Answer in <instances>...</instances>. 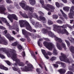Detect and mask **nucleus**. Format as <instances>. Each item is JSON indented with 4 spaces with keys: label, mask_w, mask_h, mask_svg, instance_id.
Segmentation results:
<instances>
[{
    "label": "nucleus",
    "mask_w": 74,
    "mask_h": 74,
    "mask_svg": "<svg viewBox=\"0 0 74 74\" xmlns=\"http://www.w3.org/2000/svg\"><path fill=\"white\" fill-rule=\"evenodd\" d=\"M61 55L62 56H60V59L61 61H63L66 63H70V62L69 61V59L64 56V55L63 53H61Z\"/></svg>",
    "instance_id": "nucleus-12"
},
{
    "label": "nucleus",
    "mask_w": 74,
    "mask_h": 74,
    "mask_svg": "<svg viewBox=\"0 0 74 74\" xmlns=\"http://www.w3.org/2000/svg\"><path fill=\"white\" fill-rule=\"evenodd\" d=\"M52 16L53 19H57V18H58V15L56 14H53V15Z\"/></svg>",
    "instance_id": "nucleus-36"
},
{
    "label": "nucleus",
    "mask_w": 74,
    "mask_h": 74,
    "mask_svg": "<svg viewBox=\"0 0 74 74\" xmlns=\"http://www.w3.org/2000/svg\"><path fill=\"white\" fill-rule=\"evenodd\" d=\"M38 45L40 47H42V44L41 43H39L38 42Z\"/></svg>",
    "instance_id": "nucleus-53"
},
{
    "label": "nucleus",
    "mask_w": 74,
    "mask_h": 74,
    "mask_svg": "<svg viewBox=\"0 0 74 74\" xmlns=\"http://www.w3.org/2000/svg\"><path fill=\"white\" fill-rule=\"evenodd\" d=\"M26 2L24 1H22L21 3H20L19 4L24 10H26V11L29 10L31 12H33L34 8L27 6V5H26Z\"/></svg>",
    "instance_id": "nucleus-5"
},
{
    "label": "nucleus",
    "mask_w": 74,
    "mask_h": 74,
    "mask_svg": "<svg viewBox=\"0 0 74 74\" xmlns=\"http://www.w3.org/2000/svg\"><path fill=\"white\" fill-rule=\"evenodd\" d=\"M35 27H42V25L41 24H40L39 22H36L35 25Z\"/></svg>",
    "instance_id": "nucleus-24"
},
{
    "label": "nucleus",
    "mask_w": 74,
    "mask_h": 74,
    "mask_svg": "<svg viewBox=\"0 0 74 74\" xmlns=\"http://www.w3.org/2000/svg\"><path fill=\"white\" fill-rule=\"evenodd\" d=\"M30 21L33 25H34V24H35V22L34 21V20H30Z\"/></svg>",
    "instance_id": "nucleus-47"
},
{
    "label": "nucleus",
    "mask_w": 74,
    "mask_h": 74,
    "mask_svg": "<svg viewBox=\"0 0 74 74\" xmlns=\"http://www.w3.org/2000/svg\"><path fill=\"white\" fill-rule=\"evenodd\" d=\"M0 29H2V30H5L6 29L5 28L1 26H0Z\"/></svg>",
    "instance_id": "nucleus-48"
},
{
    "label": "nucleus",
    "mask_w": 74,
    "mask_h": 74,
    "mask_svg": "<svg viewBox=\"0 0 74 74\" xmlns=\"http://www.w3.org/2000/svg\"><path fill=\"white\" fill-rule=\"evenodd\" d=\"M20 40L22 41V42H23L24 41H26V40L24 38H21L20 39Z\"/></svg>",
    "instance_id": "nucleus-54"
},
{
    "label": "nucleus",
    "mask_w": 74,
    "mask_h": 74,
    "mask_svg": "<svg viewBox=\"0 0 74 74\" xmlns=\"http://www.w3.org/2000/svg\"><path fill=\"white\" fill-rule=\"evenodd\" d=\"M44 39L45 40H46V41H49V39L48 38H44Z\"/></svg>",
    "instance_id": "nucleus-62"
},
{
    "label": "nucleus",
    "mask_w": 74,
    "mask_h": 74,
    "mask_svg": "<svg viewBox=\"0 0 74 74\" xmlns=\"http://www.w3.org/2000/svg\"><path fill=\"white\" fill-rule=\"evenodd\" d=\"M4 66L3 65L1 64H0V69H2V70L4 69Z\"/></svg>",
    "instance_id": "nucleus-44"
},
{
    "label": "nucleus",
    "mask_w": 74,
    "mask_h": 74,
    "mask_svg": "<svg viewBox=\"0 0 74 74\" xmlns=\"http://www.w3.org/2000/svg\"><path fill=\"white\" fill-rule=\"evenodd\" d=\"M58 53V51H57L56 49L55 48H54L53 51V53L54 55H57Z\"/></svg>",
    "instance_id": "nucleus-29"
},
{
    "label": "nucleus",
    "mask_w": 74,
    "mask_h": 74,
    "mask_svg": "<svg viewBox=\"0 0 74 74\" xmlns=\"http://www.w3.org/2000/svg\"><path fill=\"white\" fill-rule=\"evenodd\" d=\"M8 69L7 68V67H4V68L3 69V70H6L7 71L8 70Z\"/></svg>",
    "instance_id": "nucleus-57"
},
{
    "label": "nucleus",
    "mask_w": 74,
    "mask_h": 74,
    "mask_svg": "<svg viewBox=\"0 0 74 74\" xmlns=\"http://www.w3.org/2000/svg\"><path fill=\"white\" fill-rule=\"evenodd\" d=\"M6 10V9L4 7H0V13L3 14L4 15H8V14L7 13H5L4 11Z\"/></svg>",
    "instance_id": "nucleus-18"
},
{
    "label": "nucleus",
    "mask_w": 74,
    "mask_h": 74,
    "mask_svg": "<svg viewBox=\"0 0 74 74\" xmlns=\"http://www.w3.org/2000/svg\"><path fill=\"white\" fill-rule=\"evenodd\" d=\"M19 43L18 42H16L13 43L12 44L13 46H16V45H18V48L19 49V51H21V49H22V46H21V45L19 44Z\"/></svg>",
    "instance_id": "nucleus-16"
},
{
    "label": "nucleus",
    "mask_w": 74,
    "mask_h": 74,
    "mask_svg": "<svg viewBox=\"0 0 74 74\" xmlns=\"http://www.w3.org/2000/svg\"><path fill=\"white\" fill-rule=\"evenodd\" d=\"M10 9H12L14 8V7H12V5H10L7 8L8 10L9 11H10V12L12 11Z\"/></svg>",
    "instance_id": "nucleus-30"
},
{
    "label": "nucleus",
    "mask_w": 74,
    "mask_h": 74,
    "mask_svg": "<svg viewBox=\"0 0 74 74\" xmlns=\"http://www.w3.org/2000/svg\"><path fill=\"white\" fill-rule=\"evenodd\" d=\"M6 1L7 3H8V4L12 3V1L10 0H6Z\"/></svg>",
    "instance_id": "nucleus-39"
},
{
    "label": "nucleus",
    "mask_w": 74,
    "mask_h": 74,
    "mask_svg": "<svg viewBox=\"0 0 74 74\" xmlns=\"http://www.w3.org/2000/svg\"><path fill=\"white\" fill-rule=\"evenodd\" d=\"M56 5L57 7H59L60 6L58 2H56Z\"/></svg>",
    "instance_id": "nucleus-50"
},
{
    "label": "nucleus",
    "mask_w": 74,
    "mask_h": 74,
    "mask_svg": "<svg viewBox=\"0 0 74 74\" xmlns=\"http://www.w3.org/2000/svg\"><path fill=\"white\" fill-rule=\"evenodd\" d=\"M48 34L49 36L52 37H54L55 38V40L56 41H57L59 42H62V39L60 38H58L55 35H54V34L52 33V32L51 31H49L48 32Z\"/></svg>",
    "instance_id": "nucleus-10"
},
{
    "label": "nucleus",
    "mask_w": 74,
    "mask_h": 74,
    "mask_svg": "<svg viewBox=\"0 0 74 74\" xmlns=\"http://www.w3.org/2000/svg\"><path fill=\"white\" fill-rule=\"evenodd\" d=\"M60 12H61L63 16H64V18H66V19H67L66 18H67V17L66 16H67V15H66V14H64V12H63V11L61 10H60Z\"/></svg>",
    "instance_id": "nucleus-31"
},
{
    "label": "nucleus",
    "mask_w": 74,
    "mask_h": 74,
    "mask_svg": "<svg viewBox=\"0 0 74 74\" xmlns=\"http://www.w3.org/2000/svg\"><path fill=\"white\" fill-rule=\"evenodd\" d=\"M74 10V6H72L70 8V13L68 14L69 15V16L71 18H72L71 16H73V15H74V12L73 11V10Z\"/></svg>",
    "instance_id": "nucleus-15"
},
{
    "label": "nucleus",
    "mask_w": 74,
    "mask_h": 74,
    "mask_svg": "<svg viewBox=\"0 0 74 74\" xmlns=\"http://www.w3.org/2000/svg\"><path fill=\"white\" fill-rule=\"evenodd\" d=\"M19 23L21 27H26V29L27 30H29L30 32H36V31L35 30L32 29L31 26L27 21L25 22L23 20H20L19 21Z\"/></svg>",
    "instance_id": "nucleus-2"
},
{
    "label": "nucleus",
    "mask_w": 74,
    "mask_h": 74,
    "mask_svg": "<svg viewBox=\"0 0 74 74\" xmlns=\"http://www.w3.org/2000/svg\"><path fill=\"white\" fill-rule=\"evenodd\" d=\"M53 30L56 32H57L59 34H65V33L67 35L69 34V33L67 31L66 29H62L60 28H58V26L57 25H53Z\"/></svg>",
    "instance_id": "nucleus-4"
},
{
    "label": "nucleus",
    "mask_w": 74,
    "mask_h": 74,
    "mask_svg": "<svg viewBox=\"0 0 74 74\" xmlns=\"http://www.w3.org/2000/svg\"><path fill=\"white\" fill-rule=\"evenodd\" d=\"M71 34L73 36H74V31H73L72 32Z\"/></svg>",
    "instance_id": "nucleus-63"
},
{
    "label": "nucleus",
    "mask_w": 74,
    "mask_h": 74,
    "mask_svg": "<svg viewBox=\"0 0 74 74\" xmlns=\"http://www.w3.org/2000/svg\"><path fill=\"white\" fill-rule=\"evenodd\" d=\"M22 55L23 57L25 56V52H23Z\"/></svg>",
    "instance_id": "nucleus-56"
},
{
    "label": "nucleus",
    "mask_w": 74,
    "mask_h": 74,
    "mask_svg": "<svg viewBox=\"0 0 74 74\" xmlns=\"http://www.w3.org/2000/svg\"><path fill=\"white\" fill-rule=\"evenodd\" d=\"M70 8V7L69 6H66L64 7L63 8V10H64V11H69V10Z\"/></svg>",
    "instance_id": "nucleus-27"
},
{
    "label": "nucleus",
    "mask_w": 74,
    "mask_h": 74,
    "mask_svg": "<svg viewBox=\"0 0 74 74\" xmlns=\"http://www.w3.org/2000/svg\"><path fill=\"white\" fill-rule=\"evenodd\" d=\"M62 1L64 3H67V0H62Z\"/></svg>",
    "instance_id": "nucleus-58"
},
{
    "label": "nucleus",
    "mask_w": 74,
    "mask_h": 74,
    "mask_svg": "<svg viewBox=\"0 0 74 74\" xmlns=\"http://www.w3.org/2000/svg\"><path fill=\"white\" fill-rule=\"evenodd\" d=\"M0 44H4V45H7L8 44L7 42L5 40V38L4 37H1V35L0 34Z\"/></svg>",
    "instance_id": "nucleus-17"
},
{
    "label": "nucleus",
    "mask_w": 74,
    "mask_h": 74,
    "mask_svg": "<svg viewBox=\"0 0 74 74\" xmlns=\"http://www.w3.org/2000/svg\"><path fill=\"white\" fill-rule=\"evenodd\" d=\"M1 20L3 23H5L8 26H10V24H9V23H8V22H7V19H6L5 18L0 17V23L3 24V23L2 22V21H1Z\"/></svg>",
    "instance_id": "nucleus-14"
},
{
    "label": "nucleus",
    "mask_w": 74,
    "mask_h": 74,
    "mask_svg": "<svg viewBox=\"0 0 74 74\" xmlns=\"http://www.w3.org/2000/svg\"><path fill=\"white\" fill-rule=\"evenodd\" d=\"M8 18L9 19L10 21H11V22H13V19H14L16 20V21L18 20V18L14 14H9L8 16Z\"/></svg>",
    "instance_id": "nucleus-13"
},
{
    "label": "nucleus",
    "mask_w": 74,
    "mask_h": 74,
    "mask_svg": "<svg viewBox=\"0 0 74 74\" xmlns=\"http://www.w3.org/2000/svg\"><path fill=\"white\" fill-rule=\"evenodd\" d=\"M28 15H29L30 16H31L29 17L30 19H32V17H33L34 18H36L38 20H39V21H41V20L42 21H45L46 20L45 17L41 16L38 18V16H37V14L36 13L32 14V13L29 12L28 13Z\"/></svg>",
    "instance_id": "nucleus-7"
},
{
    "label": "nucleus",
    "mask_w": 74,
    "mask_h": 74,
    "mask_svg": "<svg viewBox=\"0 0 74 74\" xmlns=\"http://www.w3.org/2000/svg\"><path fill=\"white\" fill-rule=\"evenodd\" d=\"M5 62H6V63L8 65H9V66H10V65H11V63L10 62V61L6 60L5 61Z\"/></svg>",
    "instance_id": "nucleus-42"
},
{
    "label": "nucleus",
    "mask_w": 74,
    "mask_h": 74,
    "mask_svg": "<svg viewBox=\"0 0 74 74\" xmlns=\"http://www.w3.org/2000/svg\"><path fill=\"white\" fill-rule=\"evenodd\" d=\"M9 26V30H11L12 29H16V30L17 32H19V29L18 28V26H10H10Z\"/></svg>",
    "instance_id": "nucleus-19"
},
{
    "label": "nucleus",
    "mask_w": 74,
    "mask_h": 74,
    "mask_svg": "<svg viewBox=\"0 0 74 74\" xmlns=\"http://www.w3.org/2000/svg\"><path fill=\"white\" fill-rule=\"evenodd\" d=\"M4 66L3 65L1 64H0V69H2V70L4 69Z\"/></svg>",
    "instance_id": "nucleus-45"
},
{
    "label": "nucleus",
    "mask_w": 74,
    "mask_h": 74,
    "mask_svg": "<svg viewBox=\"0 0 74 74\" xmlns=\"http://www.w3.org/2000/svg\"><path fill=\"white\" fill-rule=\"evenodd\" d=\"M29 2L30 4L33 5L36 4V1L35 0H29Z\"/></svg>",
    "instance_id": "nucleus-26"
},
{
    "label": "nucleus",
    "mask_w": 74,
    "mask_h": 74,
    "mask_svg": "<svg viewBox=\"0 0 74 74\" xmlns=\"http://www.w3.org/2000/svg\"><path fill=\"white\" fill-rule=\"evenodd\" d=\"M14 67H13L12 68L13 70L14 71H17V72H18L19 74H21V71L19 70V69L18 68V67H16V68L15 67H17V63H15L14 64Z\"/></svg>",
    "instance_id": "nucleus-20"
},
{
    "label": "nucleus",
    "mask_w": 74,
    "mask_h": 74,
    "mask_svg": "<svg viewBox=\"0 0 74 74\" xmlns=\"http://www.w3.org/2000/svg\"><path fill=\"white\" fill-rule=\"evenodd\" d=\"M41 51L43 55H44L45 58H46V59H49V57L48 56V55H47V53H46L45 51V50H42Z\"/></svg>",
    "instance_id": "nucleus-21"
},
{
    "label": "nucleus",
    "mask_w": 74,
    "mask_h": 74,
    "mask_svg": "<svg viewBox=\"0 0 74 74\" xmlns=\"http://www.w3.org/2000/svg\"><path fill=\"white\" fill-rule=\"evenodd\" d=\"M43 44L45 46V47L47 49H48L49 51H51L52 50V48L54 47L55 46L52 43L45 42H43Z\"/></svg>",
    "instance_id": "nucleus-8"
},
{
    "label": "nucleus",
    "mask_w": 74,
    "mask_h": 74,
    "mask_svg": "<svg viewBox=\"0 0 74 74\" xmlns=\"http://www.w3.org/2000/svg\"><path fill=\"white\" fill-rule=\"evenodd\" d=\"M39 66L40 67V68L41 69H43V66H42V65L40 64H39Z\"/></svg>",
    "instance_id": "nucleus-61"
},
{
    "label": "nucleus",
    "mask_w": 74,
    "mask_h": 74,
    "mask_svg": "<svg viewBox=\"0 0 74 74\" xmlns=\"http://www.w3.org/2000/svg\"><path fill=\"white\" fill-rule=\"evenodd\" d=\"M53 66L54 67H55L56 68H57V67H58V65L56 64H54Z\"/></svg>",
    "instance_id": "nucleus-59"
},
{
    "label": "nucleus",
    "mask_w": 74,
    "mask_h": 74,
    "mask_svg": "<svg viewBox=\"0 0 74 74\" xmlns=\"http://www.w3.org/2000/svg\"><path fill=\"white\" fill-rule=\"evenodd\" d=\"M65 41L66 42L68 47H69L70 45V43L69 42L67 41V40H65Z\"/></svg>",
    "instance_id": "nucleus-37"
},
{
    "label": "nucleus",
    "mask_w": 74,
    "mask_h": 74,
    "mask_svg": "<svg viewBox=\"0 0 74 74\" xmlns=\"http://www.w3.org/2000/svg\"><path fill=\"white\" fill-rule=\"evenodd\" d=\"M15 7H16V8H18V7H19V5L18 4H16L15 5Z\"/></svg>",
    "instance_id": "nucleus-60"
},
{
    "label": "nucleus",
    "mask_w": 74,
    "mask_h": 74,
    "mask_svg": "<svg viewBox=\"0 0 74 74\" xmlns=\"http://www.w3.org/2000/svg\"><path fill=\"white\" fill-rule=\"evenodd\" d=\"M71 1L73 4H74V0H71Z\"/></svg>",
    "instance_id": "nucleus-64"
},
{
    "label": "nucleus",
    "mask_w": 74,
    "mask_h": 74,
    "mask_svg": "<svg viewBox=\"0 0 74 74\" xmlns=\"http://www.w3.org/2000/svg\"><path fill=\"white\" fill-rule=\"evenodd\" d=\"M69 49L71 52L73 53H74V47L73 46L70 47L69 48Z\"/></svg>",
    "instance_id": "nucleus-33"
},
{
    "label": "nucleus",
    "mask_w": 74,
    "mask_h": 74,
    "mask_svg": "<svg viewBox=\"0 0 74 74\" xmlns=\"http://www.w3.org/2000/svg\"><path fill=\"white\" fill-rule=\"evenodd\" d=\"M68 39L70 41L72 44H74V39L73 38L71 37H68Z\"/></svg>",
    "instance_id": "nucleus-28"
},
{
    "label": "nucleus",
    "mask_w": 74,
    "mask_h": 74,
    "mask_svg": "<svg viewBox=\"0 0 74 74\" xmlns=\"http://www.w3.org/2000/svg\"><path fill=\"white\" fill-rule=\"evenodd\" d=\"M57 23H60V24H61V23H63V22L62 21L59 20L57 21Z\"/></svg>",
    "instance_id": "nucleus-46"
},
{
    "label": "nucleus",
    "mask_w": 74,
    "mask_h": 74,
    "mask_svg": "<svg viewBox=\"0 0 74 74\" xmlns=\"http://www.w3.org/2000/svg\"><path fill=\"white\" fill-rule=\"evenodd\" d=\"M57 58L55 57H53L51 58V60L52 61H53V60H54L56 59Z\"/></svg>",
    "instance_id": "nucleus-41"
},
{
    "label": "nucleus",
    "mask_w": 74,
    "mask_h": 74,
    "mask_svg": "<svg viewBox=\"0 0 74 74\" xmlns=\"http://www.w3.org/2000/svg\"><path fill=\"white\" fill-rule=\"evenodd\" d=\"M22 33H23V34L25 36V37L27 38V34L29 35L30 36H31L33 38H35L36 36L34 35L33 34H31L29 32H27L25 29H23L22 30Z\"/></svg>",
    "instance_id": "nucleus-11"
},
{
    "label": "nucleus",
    "mask_w": 74,
    "mask_h": 74,
    "mask_svg": "<svg viewBox=\"0 0 74 74\" xmlns=\"http://www.w3.org/2000/svg\"><path fill=\"white\" fill-rule=\"evenodd\" d=\"M4 35H5V37H6L9 40H13L14 39V38L11 36L10 34H8L6 35H5V34H4Z\"/></svg>",
    "instance_id": "nucleus-22"
},
{
    "label": "nucleus",
    "mask_w": 74,
    "mask_h": 74,
    "mask_svg": "<svg viewBox=\"0 0 74 74\" xmlns=\"http://www.w3.org/2000/svg\"><path fill=\"white\" fill-rule=\"evenodd\" d=\"M42 32L43 34H46V33H48V31L45 29H43L42 30Z\"/></svg>",
    "instance_id": "nucleus-34"
},
{
    "label": "nucleus",
    "mask_w": 74,
    "mask_h": 74,
    "mask_svg": "<svg viewBox=\"0 0 74 74\" xmlns=\"http://www.w3.org/2000/svg\"><path fill=\"white\" fill-rule=\"evenodd\" d=\"M38 13L40 15H44V13H42L41 11H39L38 12Z\"/></svg>",
    "instance_id": "nucleus-49"
},
{
    "label": "nucleus",
    "mask_w": 74,
    "mask_h": 74,
    "mask_svg": "<svg viewBox=\"0 0 74 74\" xmlns=\"http://www.w3.org/2000/svg\"><path fill=\"white\" fill-rule=\"evenodd\" d=\"M2 51L4 52L5 53H6L8 57L10 58L11 57L12 59L14 61H15L16 62H19L20 60L19 59H17V54L16 53V52L15 50L10 49L9 51L8 52L6 50V49L5 48H0V51Z\"/></svg>",
    "instance_id": "nucleus-1"
},
{
    "label": "nucleus",
    "mask_w": 74,
    "mask_h": 74,
    "mask_svg": "<svg viewBox=\"0 0 74 74\" xmlns=\"http://www.w3.org/2000/svg\"><path fill=\"white\" fill-rule=\"evenodd\" d=\"M66 72V70L64 69H61L60 70V72L61 74H63V73H64Z\"/></svg>",
    "instance_id": "nucleus-32"
},
{
    "label": "nucleus",
    "mask_w": 74,
    "mask_h": 74,
    "mask_svg": "<svg viewBox=\"0 0 74 74\" xmlns=\"http://www.w3.org/2000/svg\"><path fill=\"white\" fill-rule=\"evenodd\" d=\"M20 14L25 18H30V16L29 17L27 16V15L26 14H23L22 12H20Z\"/></svg>",
    "instance_id": "nucleus-23"
},
{
    "label": "nucleus",
    "mask_w": 74,
    "mask_h": 74,
    "mask_svg": "<svg viewBox=\"0 0 74 74\" xmlns=\"http://www.w3.org/2000/svg\"><path fill=\"white\" fill-rule=\"evenodd\" d=\"M0 58H1V59H4L5 57V56L1 54L0 53Z\"/></svg>",
    "instance_id": "nucleus-43"
},
{
    "label": "nucleus",
    "mask_w": 74,
    "mask_h": 74,
    "mask_svg": "<svg viewBox=\"0 0 74 74\" xmlns=\"http://www.w3.org/2000/svg\"><path fill=\"white\" fill-rule=\"evenodd\" d=\"M56 46L59 50H62L63 47L65 50L66 49V45L63 42H62L60 44L58 42H57Z\"/></svg>",
    "instance_id": "nucleus-9"
},
{
    "label": "nucleus",
    "mask_w": 74,
    "mask_h": 74,
    "mask_svg": "<svg viewBox=\"0 0 74 74\" xmlns=\"http://www.w3.org/2000/svg\"><path fill=\"white\" fill-rule=\"evenodd\" d=\"M31 55H32V56H33V58L35 59H36V56H35V55H34V54L33 52H32V53H31Z\"/></svg>",
    "instance_id": "nucleus-40"
},
{
    "label": "nucleus",
    "mask_w": 74,
    "mask_h": 74,
    "mask_svg": "<svg viewBox=\"0 0 74 74\" xmlns=\"http://www.w3.org/2000/svg\"><path fill=\"white\" fill-rule=\"evenodd\" d=\"M40 3L42 5V7L45 8L46 10H47V11H50L51 12H53L54 11L55 7H54V6L49 4H46L43 5L44 3V1L43 0H40Z\"/></svg>",
    "instance_id": "nucleus-3"
},
{
    "label": "nucleus",
    "mask_w": 74,
    "mask_h": 74,
    "mask_svg": "<svg viewBox=\"0 0 74 74\" xmlns=\"http://www.w3.org/2000/svg\"><path fill=\"white\" fill-rule=\"evenodd\" d=\"M47 54L49 55H52V53L49 51H48L47 52Z\"/></svg>",
    "instance_id": "nucleus-55"
},
{
    "label": "nucleus",
    "mask_w": 74,
    "mask_h": 74,
    "mask_svg": "<svg viewBox=\"0 0 74 74\" xmlns=\"http://www.w3.org/2000/svg\"><path fill=\"white\" fill-rule=\"evenodd\" d=\"M36 71L38 73H41L40 72V69L39 68H37L36 69Z\"/></svg>",
    "instance_id": "nucleus-51"
},
{
    "label": "nucleus",
    "mask_w": 74,
    "mask_h": 74,
    "mask_svg": "<svg viewBox=\"0 0 74 74\" xmlns=\"http://www.w3.org/2000/svg\"><path fill=\"white\" fill-rule=\"evenodd\" d=\"M61 27L62 28V29L64 28H66V25H64L62 26H61Z\"/></svg>",
    "instance_id": "nucleus-52"
},
{
    "label": "nucleus",
    "mask_w": 74,
    "mask_h": 74,
    "mask_svg": "<svg viewBox=\"0 0 74 74\" xmlns=\"http://www.w3.org/2000/svg\"><path fill=\"white\" fill-rule=\"evenodd\" d=\"M57 64H61L62 66L63 67H66V64L63 63H62L59 61H58L56 62Z\"/></svg>",
    "instance_id": "nucleus-25"
},
{
    "label": "nucleus",
    "mask_w": 74,
    "mask_h": 74,
    "mask_svg": "<svg viewBox=\"0 0 74 74\" xmlns=\"http://www.w3.org/2000/svg\"><path fill=\"white\" fill-rule=\"evenodd\" d=\"M18 65L19 66L23 67L25 66V64H24L23 62H21L19 63Z\"/></svg>",
    "instance_id": "nucleus-35"
},
{
    "label": "nucleus",
    "mask_w": 74,
    "mask_h": 74,
    "mask_svg": "<svg viewBox=\"0 0 74 74\" xmlns=\"http://www.w3.org/2000/svg\"><path fill=\"white\" fill-rule=\"evenodd\" d=\"M28 63H29V62L26 61L25 64H27V66H25L24 67V68H21V69L22 71H32L33 69L34 68L33 65L30 64H28Z\"/></svg>",
    "instance_id": "nucleus-6"
},
{
    "label": "nucleus",
    "mask_w": 74,
    "mask_h": 74,
    "mask_svg": "<svg viewBox=\"0 0 74 74\" xmlns=\"http://www.w3.org/2000/svg\"><path fill=\"white\" fill-rule=\"evenodd\" d=\"M48 25H52V24H53V22H52V21H51V20H49L48 21Z\"/></svg>",
    "instance_id": "nucleus-38"
}]
</instances>
